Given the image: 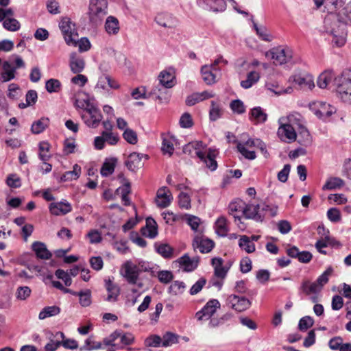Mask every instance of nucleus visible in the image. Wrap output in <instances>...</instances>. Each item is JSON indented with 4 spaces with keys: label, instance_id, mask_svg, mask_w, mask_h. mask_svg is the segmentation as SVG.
<instances>
[{
    "label": "nucleus",
    "instance_id": "obj_1",
    "mask_svg": "<svg viewBox=\"0 0 351 351\" xmlns=\"http://www.w3.org/2000/svg\"><path fill=\"white\" fill-rule=\"evenodd\" d=\"M321 32L330 36L334 47H341L346 43L347 25L340 19L339 15L330 14L325 17Z\"/></svg>",
    "mask_w": 351,
    "mask_h": 351
},
{
    "label": "nucleus",
    "instance_id": "obj_2",
    "mask_svg": "<svg viewBox=\"0 0 351 351\" xmlns=\"http://www.w3.org/2000/svg\"><path fill=\"white\" fill-rule=\"evenodd\" d=\"M149 269L148 263L143 261H138L136 264L128 260L122 264L120 274L129 284L134 285L137 283L141 273L149 271Z\"/></svg>",
    "mask_w": 351,
    "mask_h": 351
},
{
    "label": "nucleus",
    "instance_id": "obj_3",
    "mask_svg": "<svg viewBox=\"0 0 351 351\" xmlns=\"http://www.w3.org/2000/svg\"><path fill=\"white\" fill-rule=\"evenodd\" d=\"M107 10V0H90L87 12L90 23L99 25L108 14Z\"/></svg>",
    "mask_w": 351,
    "mask_h": 351
},
{
    "label": "nucleus",
    "instance_id": "obj_4",
    "mask_svg": "<svg viewBox=\"0 0 351 351\" xmlns=\"http://www.w3.org/2000/svg\"><path fill=\"white\" fill-rule=\"evenodd\" d=\"M79 106H80V108L84 109V112L82 113L81 117L84 120L85 124L90 128H97L102 119V115L99 109L93 104Z\"/></svg>",
    "mask_w": 351,
    "mask_h": 351
},
{
    "label": "nucleus",
    "instance_id": "obj_5",
    "mask_svg": "<svg viewBox=\"0 0 351 351\" xmlns=\"http://www.w3.org/2000/svg\"><path fill=\"white\" fill-rule=\"evenodd\" d=\"M293 52L288 47H280L273 48L265 53L266 57H270L273 63L276 65H282L291 61Z\"/></svg>",
    "mask_w": 351,
    "mask_h": 351
},
{
    "label": "nucleus",
    "instance_id": "obj_6",
    "mask_svg": "<svg viewBox=\"0 0 351 351\" xmlns=\"http://www.w3.org/2000/svg\"><path fill=\"white\" fill-rule=\"evenodd\" d=\"M59 27L66 45L75 44V38H78V33L71 19L68 17L62 18L59 23Z\"/></svg>",
    "mask_w": 351,
    "mask_h": 351
},
{
    "label": "nucleus",
    "instance_id": "obj_7",
    "mask_svg": "<svg viewBox=\"0 0 351 351\" xmlns=\"http://www.w3.org/2000/svg\"><path fill=\"white\" fill-rule=\"evenodd\" d=\"M337 92L341 99L351 104V71H345L339 79Z\"/></svg>",
    "mask_w": 351,
    "mask_h": 351
},
{
    "label": "nucleus",
    "instance_id": "obj_8",
    "mask_svg": "<svg viewBox=\"0 0 351 351\" xmlns=\"http://www.w3.org/2000/svg\"><path fill=\"white\" fill-rule=\"evenodd\" d=\"M309 108L315 116L322 119L331 117L337 111L335 107L321 101L311 103Z\"/></svg>",
    "mask_w": 351,
    "mask_h": 351
},
{
    "label": "nucleus",
    "instance_id": "obj_9",
    "mask_svg": "<svg viewBox=\"0 0 351 351\" xmlns=\"http://www.w3.org/2000/svg\"><path fill=\"white\" fill-rule=\"evenodd\" d=\"M278 123L280 126L277 134L280 140L288 143L294 142L297 138L296 129L293 125L287 124L284 118H280Z\"/></svg>",
    "mask_w": 351,
    "mask_h": 351
},
{
    "label": "nucleus",
    "instance_id": "obj_10",
    "mask_svg": "<svg viewBox=\"0 0 351 351\" xmlns=\"http://www.w3.org/2000/svg\"><path fill=\"white\" fill-rule=\"evenodd\" d=\"M203 230H199V232L195 237L193 242L194 249H198L201 253H208L213 248L215 243L213 241L206 238L202 233Z\"/></svg>",
    "mask_w": 351,
    "mask_h": 351
},
{
    "label": "nucleus",
    "instance_id": "obj_11",
    "mask_svg": "<svg viewBox=\"0 0 351 351\" xmlns=\"http://www.w3.org/2000/svg\"><path fill=\"white\" fill-rule=\"evenodd\" d=\"M220 308V303L217 300L213 299L209 300L204 307L196 313L195 317L197 320L208 319Z\"/></svg>",
    "mask_w": 351,
    "mask_h": 351
},
{
    "label": "nucleus",
    "instance_id": "obj_12",
    "mask_svg": "<svg viewBox=\"0 0 351 351\" xmlns=\"http://www.w3.org/2000/svg\"><path fill=\"white\" fill-rule=\"evenodd\" d=\"M195 154L210 170L215 171L217 169V162L215 158L217 155V152L215 149H209L208 152L197 151L195 152Z\"/></svg>",
    "mask_w": 351,
    "mask_h": 351
},
{
    "label": "nucleus",
    "instance_id": "obj_13",
    "mask_svg": "<svg viewBox=\"0 0 351 351\" xmlns=\"http://www.w3.org/2000/svg\"><path fill=\"white\" fill-rule=\"evenodd\" d=\"M265 208L260 209L259 204H247L243 210V213L247 219H252L256 221H262L264 218Z\"/></svg>",
    "mask_w": 351,
    "mask_h": 351
},
{
    "label": "nucleus",
    "instance_id": "obj_14",
    "mask_svg": "<svg viewBox=\"0 0 351 351\" xmlns=\"http://www.w3.org/2000/svg\"><path fill=\"white\" fill-rule=\"evenodd\" d=\"M228 303L231 308L237 311L241 312L249 308L251 302L245 297H239L236 295H231L228 298Z\"/></svg>",
    "mask_w": 351,
    "mask_h": 351
},
{
    "label": "nucleus",
    "instance_id": "obj_15",
    "mask_svg": "<svg viewBox=\"0 0 351 351\" xmlns=\"http://www.w3.org/2000/svg\"><path fill=\"white\" fill-rule=\"evenodd\" d=\"M143 158L147 159L148 156L143 154L133 152L128 156L125 165L130 171H136L143 166L142 161Z\"/></svg>",
    "mask_w": 351,
    "mask_h": 351
},
{
    "label": "nucleus",
    "instance_id": "obj_16",
    "mask_svg": "<svg viewBox=\"0 0 351 351\" xmlns=\"http://www.w3.org/2000/svg\"><path fill=\"white\" fill-rule=\"evenodd\" d=\"M156 23L165 28L173 29L177 25L176 19L170 13L160 12L155 17Z\"/></svg>",
    "mask_w": 351,
    "mask_h": 351
},
{
    "label": "nucleus",
    "instance_id": "obj_17",
    "mask_svg": "<svg viewBox=\"0 0 351 351\" xmlns=\"http://www.w3.org/2000/svg\"><path fill=\"white\" fill-rule=\"evenodd\" d=\"M173 199L172 195L167 187H162L157 191L156 203L158 207L164 208L169 206Z\"/></svg>",
    "mask_w": 351,
    "mask_h": 351
},
{
    "label": "nucleus",
    "instance_id": "obj_18",
    "mask_svg": "<svg viewBox=\"0 0 351 351\" xmlns=\"http://www.w3.org/2000/svg\"><path fill=\"white\" fill-rule=\"evenodd\" d=\"M293 80L301 88L312 90L315 87L313 77L308 73L295 75Z\"/></svg>",
    "mask_w": 351,
    "mask_h": 351
},
{
    "label": "nucleus",
    "instance_id": "obj_19",
    "mask_svg": "<svg viewBox=\"0 0 351 351\" xmlns=\"http://www.w3.org/2000/svg\"><path fill=\"white\" fill-rule=\"evenodd\" d=\"M287 254L294 258H298L302 263H307L312 259V254L308 251L300 252L295 246H292L287 250Z\"/></svg>",
    "mask_w": 351,
    "mask_h": 351
},
{
    "label": "nucleus",
    "instance_id": "obj_20",
    "mask_svg": "<svg viewBox=\"0 0 351 351\" xmlns=\"http://www.w3.org/2000/svg\"><path fill=\"white\" fill-rule=\"evenodd\" d=\"M285 119V122L287 124L293 125L296 130L304 126V120L301 114L297 112H293L289 114L287 117H282Z\"/></svg>",
    "mask_w": 351,
    "mask_h": 351
},
{
    "label": "nucleus",
    "instance_id": "obj_21",
    "mask_svg": "<svg viewBox=\"0 0 351 351\" xmlns=\"http://www.w3.org/2000/svg\"><path fill=\"white\" fill-rule=\"evenodd\" d=\"M49 210L53 215H66L71 212V206L69 202L51 203Z\"/></svg>",
    "mask_w": 351,
    "mask_h": 351
},
{
    "label": "nucleus",
    "instance_id": "obj_22",
    "mask_svg": "<svg viewBox=\"0 0 351 351\" xmlns=\"http://www.w3.org/2000/svg\"><path fill=\"white\" fill-rule=\"evenodd\" d=\"M32 247L39 258L49 259L51 257V253L47 250L44 243L36 241L32 243Z\"/></svg>",
    "mask_w": 351,
    "mask_h": 351
},
{
    "label": "nucleus",
    "instance_id": "obj_23",
    "mask_svg": "<svg viewBox=\"0 0 351 351\" xmlns=\"http://www.w3.org/2000/svg\"><path fill=\"white\" fill-rule=\"evenodd\" d=\"M69 66L73 73H80L84 70L85 62L82 58L77 56L76 53H72L70 55Z\"/></svg>",
    "mask_w": 351,
    "mask_h": 351
},
{
    "label": "nucleus",
    "instance_id": "obj_24",
    "mask_svg": "<svg viewBox=\"0 0 351 351\" xmlns=\"http://www.w3.org/2000/svg\"><path fill=\"white\" fill-rule=\"evenodd\" d=\"M105 30L108 35H117L120 29L119 22L117 18L113 16L107 17L105 22Z\"/></svg>",
    "mask_w": 351,
    "mask_h": 351
},
{
    "label": "nucleus",
    "instance_id": "obj_25",
    "mask_svg": "<svg viewBox=\"0 0 351 351\" xmlns=\"http://www.w3.org/2000/svg\"><path fill=\"white\" fill-rule=\"evenodd\" d=\"M178 263L185 271H191L197 267L198 259H191L187 254H184L178 260Z\"/></svg>",
    "mask_w": 351,
    "mask_h": 351
},
{
    "label": "nucleus",
    "instance_id": "obj_26",
    "mask_svg": "<svg viewBox=\"0 0 351 351\" xmlns=\"http://www.w3.org/2000/svg\"><path fill=\"white\" fill-rule=\"evenodd\" d=\"M223 261L221 258H213L212 265L214 267L215 276L221 279H223L227 274L228 268L223 266Z\"/></svg>",
    "mask_w": 351,
    "mask_h": 351
},
{
    "label": "nucleus",
    "instance_id": "obj_27",
    "mask_svg": "<svg viewBox=\"0 0 351 351\" xmlns=\"http://www.w3.org/2000/svg\"><path fill=\"white\" fill-rule=\"evenodd\" d=\"M301 289L302 292L307 295L319 293L322 290L320 286L317 284V281L312 282L309 280L302 282Z\"/></svg>",
    "mask_w": 351,
    "mask_h": 351
},
{
    "label": "nucleus",
    "instance_id": "obj_28",
    "mask_svg": "<svg viewBox=\"0 0 351 351\" xmlns=\"http://www.w3.org/2000/svg\"><path fill=\"white\" fill-rule=\"evenodd\" d=\"M250 119L255 123H263L266 121L267 114L261 107H255L251 110Z\"/></svg>",
    "mask_w": 351,
    "mask_h": 351
},
{
    "label": "nucleus",
    "instance_id": "obj_29",
    "mask_svg": "<svg viewBox=\"0 0 351 351\" xmlns=\"http://www.w3.org/2000/svg\"><path fill=\"white\" fill-rule=\"evenodd\" d=\"M176 139L173 136H167L163 138L162 144V152L164 154H168L171 156L174 151V144Z\"/></svg>",
    "mask_w": 351,
    "mask_h": 351
},
{
    "label": "nucleus",
    "instance_id": "obj_30",
    "mask_svg": "<svg viewBox=\"0 0 351 351\" xmlns=\"http://www.w3.org/2000/svg\"><path fill=\"white\" fill-rule=\"evenodd\" d=\"M174 78L173 73L166 71L160 72L158 75L160 84L166 88H170L174 86Z\"/></svg>",
    "mask_w": 351,
    "mask_h": 351
},
{
    "label": "nucleus",
    "instance_id": "obj_31",
    "mask_svg": "<svg viewBox=\"0 0 351 351\" xmlns=\"http://www.w3.org/2000/svg\"><path fill=\"white\" fill-rule=\"evenodd\" d=\"M334 78L335 75L332 71H326L319 75L317 84L320 88H326Z\"/></svg>",
    "mask_w": 351,
    "mask_h": 351
},
{
    "label": "nucleus",
    "instance_id": "obj_32",
    "mask_svg": "<svg viewBox=\"0 0 351 351\" xmlns=\"http://www.w3.org/2000/svg\"><path fill=\"white\" fill-rule=\"evenodd\" d=\"M212 69H213V65H204L201 69L203 80L208 85L213 84L217 82L215 75L211 71Z\"/></svg>",
    "mask_w": 351,
    "mask_h": 351
},
{
    "label": "nucleus",
    "instance_id": "obj_33",
    "mask_svg": "<svg viewBox=\"0 0 351 351\" xmlns=\"http://www.w3.org/2000/svg\"><path fill=\"white\" fill-rule=\"evenodd\" d=\"M106 286L108 292L106 300L108 302H115L117 300L118 295H119V287L113 284L110 280L106 281Z\"/></svg>",
    "mask_w": 351,
    "mask_h": 351
},
{
    "label": "nucleus",
    "instance_id": "obj_34",
    "mask_svg": "<svg viewBox=\"0 0 351 351\" xmlns=\"http://www.w3.org/2000/svg\"><path fill=\"white\" fill-rule=\"evenodd\" d=\"M215 232L220 237H226L228 232L227 219L224 217H219L215 224Z\"/></svg>",
    "mask_w": 351,
    "mask_h": 351
},
{
    "label": "nucleus",
    "instance_id": "obj_35",
    "mask_svg": "<svg viewBox=\"0 0 351 351\" xmlns=\"http://www.w3.org/2000/svg\"><path fill=\"white\" fill-rule=\"evenodd\" d=\"M3 72L1 73L3 82H8L15 77L16 68H12L10 62L5 61L3 63Z\"/></svg>",
    "mask_w": 351,
    "mask_h": 351
},
{
    "label": "nucleus",
    "instance_id": "obj_36",
    "mask_svg": "<svg viewBox=\"0 0 351 351\" xmlns=\"http://www.w3.org/2000/svg\"><path fill=\"white\" fill-rule=\"evenodd\" d=\"M60 313V308L57 306H45L39 313V319H45L46 318L58 315Z\"/></svg>",
    "mask_w": 351,
    "mask_h": 351
},
{
    "label": "nucleus",
    "instance_id": "obj_37",
    "mask_svg": "<svg viewBox=\"0 0 351 351\" xmlns=\"http://www.w3.org/2000/svg\"><path fill=\"white\" fill-rule=\"evenodd\" d=\"M239 246L247 253H252L255 251V245L250 240V238L246 235H243L239 241Z\"/></svg>",
    "mask_w": 351,
    "mask_h": 351
},
{
    "label": "nucleus",
    "instance_id": "obj_38",
    "mask_svg": "<svg viewBox=\"0 0 351 351\" xmlns=\"http://www.w3.org/2000/svg\"><path fill=\"white\" fill-rule=\"evenodd\" d=\"M344 184V181L340 178L331 177L327 180L325 184L323 186V190H333L337 188H341Z\"/></svg>",
    "mask_w": 351,
    "mask_h": 351
},
{
    "label": "nucleus",
    "instance_id": "obj_39",
    "mask_svg": "<svg viewBox=\"0 0 351 351\" xmlns=\"http://www.w3.org/2000/svg\"><path fill=\"white\" fill-rule=\"evenodd\" d=\"M49 123V119L48 118H41L32 125V132L34 134H40L48 127Z\"/></svg>",
    "mask_w": 351,
    "mask_h": 351
},
{
    "label": "nucleus",
    "instance_id": "obj_40",
    "mask_svg": "<svg viewBox=\"0 0 351 351\" xmlns=\"http://www.w3.org/2000/svg\"><path fill=\"white\" fill-rule=\"evenodd\" d=\"M179 336L171 332H165L162 337V346H171L178 343Z\"/></svg>",
    "mask_w": 351,
    "mask_h": 351
},
{
    "label": "nucleus",
    "instance_id": "obj_41",
    "mask_svg": "<svg viewBox=\"0 0 351 351\" xmlns=\"http://www.w3.org/2000/svg\"><path fill=\"white\" fill-rule=\"evenodd\" d=\"M260 78V75L256 71H251L247 75L245 80L241 82V86L244 88H250L254 84L257 82Z\"/></svg>",
    "mask_w": 351,
    "mask_h": 351
},
{
    "label": "nucleus",
    "instance_id": "obj_42",
    "mask_svg": "<svg viewBox=\"0 0 351 351\" xmlns=\"http://www.w3.org/2000/svg\"><path fill=\"white\" fill-rule=\"evenodd\" d=\"M115 165V159L106 160L101 168V174L106 177L111 175L114 171Z\"/></svg>",
    "mask_w": 351,
    "mask_h": 351
},
{
    "label": "nucleus",
    "instance_id": "obj_43",
    "mask_svg": "<svg viewBox=\"0 0 351 351\" xmlns=\"http://www.w3.org/2000/svg\"><path fill=\"white\" fill-rule=\"evenodd\" d=\"M3 27L10 32H16L21 28V24L18 20L14 18H7L3 22Z\"/></svg>",
    "mask_w": 351,
    "mask_h": 351
},
{
    "label": "nucleus",
    "instance_id": "obj_44",
    "mask_svg": "<svg viewBox=\"0 0 351 351\" xmlns=\"http://www.w3.org/2000/svg\"><path fill=\"white\" fill-rule=\"evenodd\" d=\"M298 131L299 134V143L304 145H307L310 144L311 142V135L308 130L306 128V127L304 125L302 128H299Z\"/></svg>",
    "mask_w": 351,
    "mask_h": 351
},
{
    "label": "nucleus",
    "instance_id": "obj_45",
    "mask_svg": "<svg viewBox=\"0 0 351 351\" xmlns=\"http://www.w3.org/2000/svg\"><path fill=\"white\" fill-rule=\"evenodd\" d=\"M237 149L241 155L248 160H254L256 158V153L253 150L245 147V144L241 142L237 143Z\"/></svg>",
    "mask_w": 351,
    "mask_h": 351
},
{
    "label": "nucleus",
    "instance_id": "obj_46",
    "mask_svg": "<svg viewBox=\"0 0 351 351\" xmlns=\"http://www.w3.org/2000/svg\"><path fill=\"white\" fill-rule=\"evenodd\" d=\"M75 43L71 44V45L73 47H78L80 52L86 51L91 47L89 40L86 37L81 38L80 39H78V38H75Z\"/></svg>",
    "mask_w": 351,
    "mask_h": 351
},
{
    "label": "nucleus",
    "instance_id": "obj_47",
    "mask_svg": "<svg viewBox=\"0 0 351 351\" xmlns=\"http://www.w3.org/2000/svg\"><path fill=\"white\" fill-rule=\"evenodd\" d=\"M222 113V110L218 103L215 101H211V108L209 112L210 119L212 121H216Z\"/></svg>",
    "mask_w": 351,
    "mask_h": 351
},
{
    "label": "nucleus",
    "instance_id": "obj_48",
    "mask_svg": "<svg viewBox=\"0 0 351 351\" xmlns=\"http://www.w3.org/2000/svg\"><path fill=\"white\" fill-rule=\"evenodd\" d=\"M57 335H60L62 339V340L60 341V345H62L64 348L71 350L77 349L78 348V343L75 340L71 339H64V335L63 332H58Z\"/></svg>",
    "mask_w": 351,
    "mask_h": 351
},
{
    "label": "nucleus",
    "instance_id": "obj_49",
    "mask_svg": "<svg viewBox=\"0 0 351 351\" xmlns=\"http://www.w3.org/2000/svg\"><path fill=\"white\" fill-rule=\"evenodd\" d=\"M333 273V269L332 267H328L326 270L320 275L317 279V284H318L322 289H323L324 286L328 283L330 276H332Z\"/></svg>",
    "mask_w": 351,
    "mask_h": 351
},
{
    "label": "nucleus",
    "instance_id": "obj_50",
    "mask_svg": "<svg viewBox=\"0 0 351 351\" xmlns=\"http://www.w3.org/2000/svg\"><path fill=\"white\" fill-rule=\"evenodd\" d=\"M123 138L130 144L135 145L138 142L137 134L132 129L126 128L123 134Z\"/></svg>",
    "mask_w": 351,
    "mask_h": 351
},
{
    "label": "nucleus",
    "instance_id": "obj_51",
    "mask_svg": "<svg viewBox=\"0 0 351 351\" xmlns=\"http://www.w3.org/2000/svg\"><path fill=\"white\" fill-rule=\"evenodd\" d=\"M156 251L164 258H168L172 256L173 249L168 244H160L156 245Z\"/></svg>",
    "mask_w": 351,
    "mask_h": 351
},
{
    "label": "nucleus",
    "instance_id": "obj_52",
    "mask_svg": "<svg viewBox=\"0 0 351 351\" xmlns=\"http://www.w3.org/2000/svg\"><path fill=\"white\" fill-rule=\"evenodd\" d=\"M31 292L30 288L27 286L19 287L16 291L15 296L19 300H25L30 296Z\"/></svg>",
    "mask_w": 351,
    "mask_h": 351
},
{
    "label": "nucleus",
    "instance_id": "obj_53",
    "mask_svg": "<svg viewBox=\"0 0 351 351\" xmlns=\"http://www.w3.org/2000/svg\"><path fill=\"white\" fill-rule=\"evenodd\" d=\"M61 83L56 79H50L46 82L45 88L49 93H57L60 90Z\"/></svg>",
    "mask_w": 351,
    "mask_h": 351
},
{
    "label": "nucleus",
    "instance_id": "obj_54",
    "mask_svg": "<svg viewBox=\"0 0 351 351\" xmlns=\"http://www.w3.org/2000/svg\"><path fill=\"white\" fill-rule=\"evenodd\" d=\"M186 286L182 281H174L169 287V291L173 295L182 294L185 290Z\"/></svg>",
    "mask_w": 351,
    "mask_h": 351
},
{
    "label": "nucleus",
    "instance_id": "obj_55",
    "mask_svg": "<svg viewBox=\"0 0 351 351\" xmlns=\"http://www.w3.org/2000/svg\"><path fill=\"white\" fill-rule=\"evenodd\" d=\"M80 297V303L82 306H88L91 303V292L89 289L77 293Z\"/></svg>",
    "mask_w": 351,
    "mask_h": 351
},
{
    "label": "nucleus",
    "instance_id": "obj_56",
    "mask_svg": "<svg viewBox=\"0 0 351 351\" xmlns=\"http://www.w3.org/2000/svg\"><path fill=\"white\" fill-rule=\"evenodd\" d=\"M37 99V93L34 90H29L26 94V103L20 104L19 107L21 108H26L28 106L33 105L36 103Z\"/></svg>",
    "mask_w": 351,
    "mask_h": 351
},
{
    "label": "nucleus",
    "instance_id": "obj_57",
    "mask_svg": "<svg viewBox=\"0 0 351 351\" xmlns=\"http://www.w3.org/2000/svg\"><path fill=\"white\" fill-rule=\"evenodd\" d=\"M314 324L313 319L310 316H305L300 319L298 324V328L302 331H305L313 326Z\"/></svg>",
    "mask_w": 351,
    "mask_h": 351
},
{
    "label": "nucleus",
    "instance_id": "obj_58",
    "mask_svg": "<svg viewBox=\"0 0 351 351\" xmlns=\"http://www.w3.org/2000/svg\"><path fill=\"white\" fill-rule=\"evenodd\" d=\"M157 277L160 282L167 284L173 280V275L170 271L161 270L158 272Z\"/></svg>",
    "mask_w": 351,
    "mask_h": 351
},
{
    "label": "nucleus",
    "instance_id": "obj_59",
    "mask_svg": "<svg viewBox=\"0 0 351 351\" xmlns=\"http://www.w3.org/2000/svg\"><path fill=\"white\" fill-rule=\"evenodd\" d=\"M232 110L237 114H243L245 111V106L239 99L233 100L230 104Z\"/></svg>",
    "mask_w": 351,
    "mask_h": 351
},
{
    "label": "nucleus",
    "instance_id": "obj_60",
    "mask_svg": "<svg viewBox=\"0 0 351 351\" xmlns=\"http://www.w3.org/2000/svg\"><path fill=\"white\" fill-rule=\"evenodd\" d=\"M180 125L183 128H189L193 126V119L189 113L185 112L181 116Z\"/></svg>",
    "mask_w": 351,
    "mask_h": 351
},
{
    "label": "nucleus",
    "instance_id": "obj_61",
    "mask_svg": "<svg viewBox=\"0 0 351 351\" xmlns=\"http://www.w3.org/2000/svg\"><path fill=\"white\" fill-rule=\"evenodd\" d=\"M146 224L149 228L148 237L154 238L157 235V226L154 219L148 217L146 219Z\"/></svg>",
    "mask_w": 351,
    "mask_h": 351
},
{
    "label": "nucleus",
    "instance_id": "obj_62",
    "mask_svg": "<svg viewBox=\"0 0 351 351\" xmlns=\"http://www.w3.org/2000/svg\"><path fill=\"white\" fill-rule=\"evenodd\" d=\"M56 276L58 278L62 280L66 286H70L71 285L72 280L68 271H64L59 269L56 270Z\"/></svg>",
    "mask_w": 351,
    "mask_h": 351
},
{
    "label": "nucleus",
    "instance_id": "obj_63",
    "mask_svg": "<svg viewBox=\"0 0 351 351\" xmlns=\"http://www.w3.org/2000/svg\"><path fill=\"white\" fill-rule=\"evenodd\" d=\"M162 338L158 335H152L146 339V346L150 347H159L162 346Z\"/></svg>",
    "mask_w": 351,
    "mask_h": 351
},
{
    "label": "nucleus",
    "instance_id": "obj_64",
    "mask_svg": "<svg viewBox=\"0 0 351 351\" xmlns=\"http://www.w3.org/2000/svg\"><path fill=\"white\" fill-rule=\"evenodd\" d=\"M6 183L11 188H19L21 185V179L16 174L9 175Z\"/></svg>",
    "mask_w": 351,
    "mask_h": 351
}]
</instances>
